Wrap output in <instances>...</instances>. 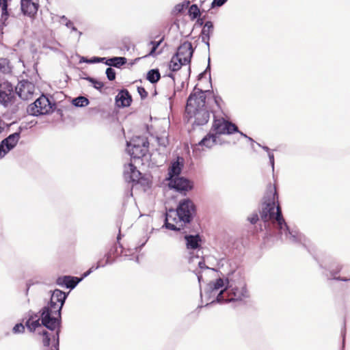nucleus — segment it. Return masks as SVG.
I'll return each instance as SVG.
<instances>
[{"instance_id": "nucleus-1", "label": "nucleus", "mask_w": 350, "mask_h": 350, "mask_svg": "<svg viewBox=\"0 0 350 350\" xmlns=\"http://www.w3.org/2000/svg\"><path fill=\"white\" fill-rule=\"evenodd\" d=\"M269 194V199L265 202L260 211V218L265 223V228L270 233L278 234L281 239L305 245V236L297 230L289 228L282 216L280 206L276 205L278 196L275 187H270Z\"/></svg>"}, {"instance_id": "nucleus-2", "label": "nucleus", "mask_w": 350, "mask_h": 350, "mask_svg": "<svg viewBox=\"0 0 350 350\" xmlns=\"http://www.w3.org/2000/svg\"><path fill=\"white\" fill-rule=\"evenodd\" d=\"M66 297L64 292L55 289L51 294L49 303L40 310L42 323L49 331L43 329L40 333L43 336V345H51V350H59L61 310Z\"/></svg>"}, {"instance_id": "nucleus-3", "label": "nucleus", "mask_w": 350, "mask_h": 350, "mask_svg": "<svg viewBox=\"0 0 350 350\" xmlns=\"http://www.w3.org/2000/svg\"><path fill=\"white\" fill-rule=\"evenodd\" d=\"M200 295L211 304H227L243 301L250 297V293L243 280L230 282L228 278H219L210 282Z\"/></svg>"}, {"instance_id": "nucleus-4", "label": "nucleus", "mask_w": 350, "mask_h": 350, "mask_svg": "<svg viewBox=\"0 0 350 350\" xmlns=\"http://www.w3.org/2000/svg\"><path fill=\"white\" fill-rule=\"evenodd\" d=\"M205 104L206 96L202 90H198L190 94L185 108V116L189 122L197 126L208 122L210 114Z\"/></svg>"}, {"instance_id": "nucleus-5", "label": "nucleus", "mask_w": 350, "mask_h": 350, "mask_svg": "<svg viewBox=\"0 0 350 350\" xmlns=\"http://www.w3.org/2000/svg\"><path fill=\"white\" fill-rule=\"evenodd\" d=\"M196 213V207L189 199L179 202L176 211L170 210L165 215V226L172 230H180L187 223H189Z\"/></svg>"}, {"instance_id": "nucleus-6", "label": "nucleus", "mask_w": 350, "mask_h": 350, "mask_svg": "<svg viewBox=\"0 0 350 350\" xmlns=\"http://www.w3.org/2000/svg\"><path fill=\"white\" fill-rule=\"evenodd\" d=\"M149 143L146 138L137 137L127 142L126 151L134 159L144 157L148 151Z\"/></svg>"}, {"instance_id": "nucleus-7", "label": "nucleus", "mask_w": 350, "mask_h": 350, "mask_svg": "<svg viewBox=\"0 0 350 350\" xmlns=\"http://www.w3.org/2000/svg\"><path fill=\"white\" fill-rule=\"evenodd\" d=\"M221 144L219 137L210 131L198 144L192 145L193 153L195 157H200L202 152L212 148L216 144Z\"/></svg>"}, {"instance_id": "nucleus-8", "label": "nucleus", "mask_w": 350, "mask_h": 350, "mask_svg": "<svg viewBox=\"0 0 350 350\" xmlns=\"http://www.w3.org/2000/svg\"><path fill=\"white\" fill-rule=\"evenodd\" d=\"M52 109L51 103L45 96H41L27 107L29 115L38 116L49 113Z\"/></svg>"}, {"instance_id": "nucleus-9", "label": "nucleus", "mask_w": 350, "mask_h": 350, "mask_svg": "<svg viewBox=\"0 0 350 350\" xmlns=\"http://www.w3.org/2000/svg\"><path fill=\"white\" fill-rule=\"evenodd\" d=\"M211 131L219 137L220 135H230L238 132V127L224 118L215 119Z\"/></svg>"}, {"instance_id": "nucleus-10", "label": "nucleus", "mask_w": 350, "mask_h": 350, "mask_svg": "<svg viewBox=\"0 0 350 350\" xmlns=\"http://www.w3.org/2000/svg\"><path fill=\"white\" fill-rule=\"evenodd\" d=\"M14 87L11 83L7 81H0V105L4 107H9L15 99Z\"/></svg>"}, {"instance_id": "nucleus-11", "label": "nucleus", "mask_w": 350, "mask_h": 350, "mask_svg": "<svg viewBox=\"0 0 350 350\" xmlns=\"http://www.w3.org/2000/svg\"><path fill=\"white\" fill-rule=\"evenodd\" d=\"M21 137V132H16L1 141L0 144V159L12 150L17 144Z\"/></svg>"}, {"instance_id": "nucleus-12", "label": "nucleus", "mask_w": 350, "mask_h": 350, "mask_svg": "<svg viewBox=\"0 0 350 350\" xmlns=\"http://www.w3.org/2000/svg\"><path fill=\"white\" fill-rule=\"evenodd\" d=\"M193 49L190 42H183L178 48L175 55L183 64H189L193 55Z\"/></svg>"}, {"instance_id": "nucleus-13", "label": "nucleus", "mask_w": 350, "mask_h": 350, "mask_svg": "<svg viewBox=\"0 0 350 350\" xmlns=\"http://www.w3.org/2000/svg\"><path fill=\"white\" fill-rule=\"evenodd\" d=\"M35 91V85L28 81H22L16 88V92L23 100H28L31 98Z\"/></svg>"}, {"instance_id": "nucleus-14", "label": "nucleus", "mask_w": 350, "mask_h": 350, "mask_svg": "<svg viewBox=\"0 0 350 350\" xmlns=\"http://www.w3.org/2000/svg\"><path fill=\"white\" fill-rule=\"evenodd\" d=\"M21 11L25 15L32 17L38 12L39 8L38 0H21Z\"/></svg>"}, {"instance_id": "nucleus-15", "label": "nucleus", "mask_w": 350, "mask_h": 350, "mask_svg": "<svg viewBox=\"0 0 350 350\" xmlns=\"http://www.w3.org/2000/svg\"><path fill=\"white\" fill-rule=\"evenodd\" d=\"M170 185L177 191H186L193 187L192 183L183 177H175L170 180Z\"/></svg>"}, {"instance_id": "nucleus-16", "label": "nucleus", "mask_w": 350, "mask_h": 350, "mask_svg": "<svg viewBox=\"0 0 350 350\" xmlns=\"http://www.w3.org/2000/svg\"><path fill=\"white\" fill-rule=\"evenodd\" d=\"M124 177L127 182H137L141 178V172L132 163L124 166Z\"/></svg>"}, {"instance_id": "nucleus-17", "label": "nucleus", "mask_w": 350, "mask_h": 350, "mask_svg": "<svg viewBox=\"0 0 350 350\" xmlns=\"http://www.w3.org/2000/svg\"><path fill=\"white\" fill-rule=\"evenodd\" d=\"M131 101V96L127 90H120L116 96V103L118 107H129Z\"/></svg>"}, {"instance_id": "nucleus-18", "label": "nucleus", "mask_w": 350, "mask_h": 350, "mask_svg": "<svg viewBox=\"0 0 350 350\" xmlns=\"http://www.w3.org/2000/svg\"><path fill=\"white\" fill-rule=\"evenodd\" d=\"M41 314V312H40ZM25 325L30 332H34L37 329L42 328V325L44 326L42 323L41 314H33L29 317L25 323Z\"/></svg>"}, {"instance_id": "nucleus-19", "label": "nucleus", "mask_w": 350, "mask_h": 350, "mask_svg": "<svg viewBox=\"0 0 350 350\" xmlns=\"http://www.w3.org/2000/svg\"><path fill=\"white\" fill-rule=\"evenodd\" d=\"M186 247L187 250H198L200 248L201 239L198 234L196 235H185Z\"/></svg>"}, {"instance_id": "nucleus-20", "label": "nucleus", "mask_w": 350, "mask_h": 350, "mask_svg": "<svg viewBox=\"0 0 350 350\" xmlns=\"http://www.w3.org/2000/svg\"><path fill=\"white\" fill-rule=\"evenodd\" d=\"M213 31V25L211 21H206L201 32L202 41L209 46L210 36Z\"/></svg>"}, {"instance_id": "nucleus-21", "label": "nucleus", "mask_w": 350, "mask_h": 350, "mask_svg": "<svg viewBox=\"0 0 350 350\" xmlns=\"http://www.w3.org/2000/svg\"><path fill=\"white\" fill-rule=\"evenodd\" d=\"M12 0H0L1 16L0 21L5 23L10 16L9 6Z\"/></svg>"}, {"instance_id": "nucleus-22", "label": "nucleus", "mask_w": 350, "mask_h": 350, "mask_svg": "<svg viewBox=\"0 0 350 350\" xmlns=\"http://www.w3.org/2000/svg\"><path fill=\"white\" fill-rule=\"evenodd\" d=\"M183 165L178 161H174L172 163L168 172L169 179L172 180L175 177H179L182 170Z\"/></svg>"}, {"instance_id": "nucleus-23", "label": "nucleus", "mask_w": 350, "mask_h": 350, "mask_svg": "<svg viewBox=\"0 0 350 350\" xmlns=\"http://www.w3.org/2000/svg\"><path fill=\"white\" fill-rule=\"evenodd\" d=\"M127 62L126 57H114L112 58L105 59V64L109 66H114L116 68H120V66L124 65Z\"/></svg>"}, {"instance_id": "nucleus-24", "label": "nucleus", "mask_w": 350, "mask_h": 350, "mask_svg": "<svg viewBox=\"0 0 350 350\" xmlns=\"http://www.w3.org/2000/svg\"><path fill=\"white\" fill-rule=\"evenodd\" d=\"M187 64H183L181 60H180L177 57L174 55L170 62L169 68L172 71H177L183 65H186Z\"/></svg>"}, {"instance_id": "nucleus-25", "label": "nucleus", "mask_w": 350, "mask_h": 350, "mask_svg": "<svg viewBox=\"0 0 350 350\" xmlns=\"http://www.w3.org/2000/svg\"><path fill=\"white\" fill-rule=\"evenodd\" d=\"M160 73L157 69H152L147 73V79L152 83L157 82L160 79Z\"/></svg>"}, {"instance_id": "nucleus-26", "label": "nucleus", "mask_w": 350, "mask_h": 350, "mask_svg": "<svg viewBox=\"0 0 350 350\" xmlns=\"http://www.w3.org/2000/svg\"><path fill=\"white\" fill-rule=\"evenodd\" d=\"M189 263H197L198 267L201 269H208V267L205 265L204 261L199 258L198 255L194 256L193 253H190L189 258Z\"/></svg>"}, {"instance_id": "nucleus-27", "label": "nucleus", "mask_w": 350, "mask_h": 350, "mask_svg": "<svg viewBox=\"0 0 350 350\" xmlns=\"http://www.w3.org/2000/svg\"><path fill=\"white\" fill-rule=\"evenodd\" d=\"M106 256H107V260H106V262H105V263L103 264V263L101 262V260H99V261L98 262L97 265H96V267L92 266V267H90V268L89 269V270H88L86 272H85V273L83 274V275H82V277H81V278H82V280H83V278H86L88 275H90L92 272H93L94 270H96V269H98V268H99V267H105L107 264H108V263H109V260H108V259H109V257H110V254H107L106 255Z\"/></svg>"}, {"instance_id": "nucleus-28", "label": "nucleus", "mask_w": 350, "mask_h": 350, "mask_svg": "<svg viewBox=\"0 0 350 350\" xmlns=\"http://www.w3.org/2000/svg\"><path fill=\"white\" fill-rule=\"evenodd\" d=\"M66 277L68 279L66 280V287L70 289H73L82 280V278L77 277L70 275H66Z\"/></svg>"}, {"instance_id": "nucleus-29", "label": "nucleus", "mask_w": 350, "mask_h": 350, "mask_svg": "<svg viewBox=\"0 0 350 350\" xmlns=\"http://www.w3.org/2000/svg\"><path fill=\"white\" fill-rule=\"evenodd\" d=\"M72 103L76 107H85L89 104V100L84 96H79L72 100Z\"/></svg>"}, {"instance_id": "nucleus-30", "label": "nucleus", "mask_w": 350, "mask_h": 350, "mask_svg": "<svg viewBox=\"0 0 350 350\" xmlns=\"http://www.w3.org/2000/svg\"><path fill=\"white\" fill-rule=\"evenodd\" d=\"M85 79L90 82L92 84L93 87L98 90L101 91L102 88L104 86V83L102 81H98L92 77H88L85 78Z\"/></svg>"}, {"instance_id": "nucleus-31", "label": "nucleus", "mask_w": 350, "mask_h": 350, "mask_svg": "<svg viewBox=\"0 0 350 350\" xmlns=\"http://www.w3.org/2000/svg\"><path fill=\"white\" fill-rule=\"evenodd\" d=\"M189 14L193 19L196 18L200 16V10L198 7L195 4L191 5L189 9Z\"/></svg>"}, {"instance_id": "nucleus-32", "label": "nucleus", "mask_w": 350, "mask_h": 350, "mask_svg": "<svg viewBox=\"0 0 350 350\" xmlns=\"http://www.w3.org/2000/svg\"><path fill=\"white\" fill-rule=\"evenodd\" d=\"M105 73L109 81H113L116 79V71L111 67L107 68Z\"/></svg>"}, {"instance_id": "nucleus-33", "label": "nucleus", "mask_w": 350, "mask_h": 350, "mask_svg": "<svg viewBox=\"0 0 350 350\" xmlns=\"http://www.w3.org/2000/svg\"><path fill=\"white\" fill-rule=\"evenodd\" d=\"M106 57H94L90 59H86L85 62L88 64H95V63H105Z\"/></svg>"}, {"instance_id": "nucleus-34", "label": "nucleus", "mask_w": 350, "mask_h": 350, "mask_svg": "<svg viewBox=\"0 0 350 350\" xmlns=\"http://www.w3.org/2000/svg\"><path fill=\"white\" fill-rule=\"evenodd\" d=\"M25 331V326L22 323H17L13 327V332L15 334L23 333Z\"/></svg>"}, {"instance_id": "nucleus-35", "label": "nucleus", "mask_w": 350, "mask_h": 350, "mask_svg": "<svg viewBox=\"0 0 350 350\" xmlns=\"http://www.w3.org/2000/svg\"><path fill=\"white\" fill-rule=\"evenodd\" d=\"M68 279V278H67L66 275L59 277L57 279L56 283H57V285H59L60 286H66V280Z\"/></svg>"}, {"instance_id": "nucleus-36", "label": "nucleus", "mask_w": 350, "mask_h": 350, "mask_svg": "<svg viewBox=\"0 0 350 350\" xmlns=\"http://www.w3.org/2000/svg\"><path fill=\"white\" fill-rule=\"evenodd\" d=\"M59 23L66 27H69V25H71V21H70L67 17L65 16H62L59 17Z\"/></svg>"}, {"instance_id": "nucleus-37", "label": "nucleus", "mask_w": 350, "mask_h": 350, "mask_svg": "<svg viewBox=\"0 0 350 350\" xmlns=\"http://www.w3.org/2000/svg\"><path fill=\"white\" fill-rule=\"evenodd\" d=\"M137 92H138L139 94L140 95V97L142 99L146 98L148 96V92L142 87H138Z\"/></svg>"}, {"instance_id": "nucleus-38", "label": "nucleus", "mask_w": 350, "mask_h": 350, "mask_svg": "<svg viewBox=\"0 0 350 350\" xmlns=\"http://www.w3.org/2000/svg\"><path fill=\"white\" fill-rule=\"evenodd\" d=\"M185 6V5L184 3H179V4H177V5L174 7V12H176V13H180V12H181L184 10Z\"/></svg>"}, {"instance_id": "nucleus-39", "label": "nucleus", "mask_w": 350, "mask_h": 350, "mask_svg": "<svg viewBox=\"0 0 350 350\" xmlns=\"http://www.w3.org/2000/svg\"><path fill=\"white\" fill-rule=\"evenodd\" d=\"M267 154H268V157L269 159L270 165H271L272 170L273 171L274 170V154L272 151L269 152Z\"/></svg>"}, {"instance_id": "nucleus-40", "label": "nucleus", "mask_w": 350, "mask_h": 350, "mask_svg": "<svg viewBox=\"0 0 350 350\" xmlns=\"http://www.w3.org/2000/svg\"><path fill=\"white\" fill-rule=\"evenodd\" d=\"M248 220L251 224H254L258 220V216L257 214H253L252 216L248 217Z\"/></svg>"}, {"instance_id": "nucleus-41", "label": "nucleus", "mask_w": 350, "mask_h": 350, "mask_svg": "<svg viewBox=\"0 0 350 350\" xmlns=\"http://www.w3.org/2000/svg\"><path fill=\"white\" fill-rule=\"evenodd\" d=\"M226 1L227 0H213L212 5H217L218 7H220L223 5Z\"/></svg>"}, {"instance_id": "nucleus-42", "label": "nucleus", "mask_w": 350, "mask_h": 350, "mask_svg": "<svg viewBox=\"0 0 350 350\" xmlns=\"http://www.w3.org/2000/svg\"><path fill=\"white\" fill-rule=\"evenodd\" d=\"M66 27L68 28V29H70L72 31L77 32L78 35H79L78 39H79V38L82 35V33L77 30V29L75 27V26L74 25V24H73V23L72 21H71V25H69V27Z\"/></svg>"}, {"instance_id": "nucleus-43", "label": "nucleus", "mask_w": 350, "mask_h": 350, "mask_svg": "<svg viewBox=\"0 0 350 350\" xmlns=\"http://www.w3.org/2000/svg\"><path fill=\"white\" fill-rule=\"evenodd\" d=\"M161 42H162V40L157 41H157H150L149 44L152 45V46L155 47V49H157V48L161 44Z\"/></svg>"}, {"instance_id": "nucleus-44", "label": "nucleus", "mask_w": 350, "mask_h": 350, "mask_svg": "<svg viewBox=\"0 0 350 350\" xmlns=\"http://www.w3.org/2000/svg\"><path fill=\"white\" fill-rule=\"evenodd\" d=\"M156 49L155 47H153L152 46V49L150 50V51L146 55H144L143 57H149V56H154V54H155V51H156Z\"/></svg>"}, {"instance_id": "nucleus-45", "label": "nucleus", "mask_w": 350, "mask_h": 350, "mask_svg": "<svg viewBox=\"0 0 350 350\" xmlns=\"http://www.w3.org/2000/svg\"><path fill=\"white\" fill-rule=\"evenodd\" d=\"M257 145L260 147H261L264 150H265L267 154L270 152H271V150L269 149V147L266 146H261L260 144L257 143Z\"/></svg>"}, {"instance_id": "nucleus-46", "label": "nucleus", "mask_w": 350, "mask_h": 350, "mask_svg": "<svg viewBox=\"0 0 350 350\" xmlns=\"http://www.w3.org/2000/svg\"><path fill=\"white\" fill-rule=\"evenodd\" d=\"M345 334H346V329H345V327H344V329L342 332V343H343V345L345 344Z\"/></svg>"}, {"instance_id": "nucleus-47", "label": "nucleus", "mask_w": 350, "mask_h": 350, "mask_svg": "<svg viewBox=\"0 0 350 350\" xmlns=\"http://www.w3.org/2000/svg\"><path fill=\"white\" fill-rule=\"evenodd\" d=\"M334 279H336V280H341V281H347V279L346 278H334Z\"/></svg>"}, {"instance_id": "nucleus-48", "label": "nucleus", "mask_w": 350, "mask_h": 350, "mask_svg": "<svg viewBox=\"0 0 350 350\" xmlns=\"http://www.w3.org/2000/svg\"><path fill=\"white\" fill-rule=\"evenodd\" d=\"M209 69H210V66H209V65H208V66H207L206 69L205 70L204 72L201 73V74L200 75V77H202V75H203L205 72H207V70H209Z\"/></svg>"}, {"instance_id": "nucleus-49", "label": "nucleus", "mask_w": 350, "mask_h": 350, "mask_svg": "<svg viewBox=\"0 0 350 350\" xmlns=\"http://www.w3.org/2000/svg\"><path fill=\"white\" fill-rule=\"evenodd\" d=\"M237 133H240V135H241L243 136V137H245V138H246V137H247V135H245V134H244L243 133H242V132L239 131V130H238V132H237Z\"/></svg>"}, {"instance_id": "nucleus-50", "label": "nucleus", "mask_w": 350, "mask_h": 350, "mask_svg": "<svg viewBox=\"0 0 350 350\" xmlns=\"http://www.w3.org/2000/svg\"><path fill=\"white\" fill-rule=\"evenodd\" d=\"M246 138H247L250 142H251L252 144H254V139H253L252 138H251L250 137H248V136H247V137H246Z\"/></svg>"}, {"instance_id": "nucleus-51", "label": "nucleus", "mask_w": 350, "mask_h": 350, "mask_svg": "<svg viewBox=\"0 0 350 350\" xmlns=\"http://www.w3.org/2000/svg\"><path fill=\"white\" fill-rule=\"evenodd\" d=\"M201 278H202L201 275H198V279L199 282H200V281H201Z\"/></svg>"}, {"instance_id": "nucleus-52", "label": "nucleus", "mask_w": 350, "mask_h": 350, "mask_svg": "<svg viewBox=\"0 0 350 350\" xmlns=\"http://www.w3.org/2000/svg\"><path fill=\"white\" fill-rule=\"evenodd\" d=\"M3 128L0 126V134L3 132Z\"/></svg>"}, {"instance_id": "nucleus-53", "label": "nucleus", "mask_w": 350, "mask_h": 350, "mask_svg": "<svg viewBox=\"0 0 350 350\" xmlns=\"http://www.w3.org/2000/svg\"><path fill=\"white\" fill-rule=\"evenodd\" d=\"M86 59H87V58H85V57H83V58H82V61H83V62H85V60H86Z\"/></svg>"}, {"instance_id": "nucleus-54", "label": "nucleus", "mask_w": 350, "mask_h": 350, "mask_svg": "<svg viewBox=\"0 0 350 350\" xmlns=\"http://www.w3.org/2000/svg\"><path fill=\"white\" fill-rule=\"evenodd\" d=\"M341 270V267H340L338 270V272L340 271Z\"/></svg>"}]
</instances>
